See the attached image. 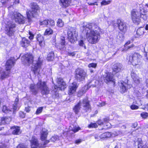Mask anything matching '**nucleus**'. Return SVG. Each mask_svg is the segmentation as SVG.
Returning a JSON list of instances; mask_svg holds the SVG:
<instances>
[{
    "instance_id": "62",
    "label": "nucleus",
    "mask_w": 148,
    "mask_h": 148,
    "mask_svg": "<svg viewBox=\"0 0 148 148\" xmlns=\"http://www.w3.org/2000/svg\"><path fill=\"white\" fill-rule=\"evenodd\" d=\"M103 121L104 122H108L109 121V119L108 118H106L103 119Z\"/></svg>"
},
{
    "instance_id": "18",
    "label": "nucleus",
    "mask_w": 148,
    "mask_h": 148,
    "mask_svg": "<svg viewBox=\"0 0 148 148\" xmlns=\"http://www.w3.org/2000/svg\"><path fill=\"white\" fill-rule=\"evenodd\" d=\"M78 86L76 82H74L70 84L69 88V94L71 95L76 91Z\"/></svg>"
},
{
    "instance_id": "27",
    "label": "nucleus",
    "mask_w": 148,
    "mask_h": 148,
    "mask_svg": "<svg viewBox=\"0 0 148 148\" xmlns=\"http://www.w3.org/2000/svg\"><path fill=\"white\" fill-rule=\"evenodd\" d=\"M65 43V38L64 37H61L60 41V43L58 46L57 48L60 50L63 49L64 47Z\"/></svg>"
},
{
    "instance_id": "12",
    "label": "nucleus",
    "mask_w": 148,
    "mask_h": 148,
    "mask_svg": "<svg viewBox=\"0 0 148 148\" xmlns=\"http://www.w3.org/2000/svg\"><path fill=\"white\" fill-rule=\"evenodd\" d=\"M38 88L41 90V94L43 95H47L49 93L50 90L47 87L45 82L39 81L37 84Z\"/></svg>"
},
{
    "instance_id": "41",
    "label": "nucleus",
    "mask_w": 148,
    "mask_h": 148,
    "mask_svg": "<svg viewBox=\"0 0 148 148\" xmlns=\"http://www.w3.org/2000/svg\"><path fill=\"white\" fill-rule=\"evenodd\" d=\"M110 3V1H106V0H103L101 2V5H106L109 4Z\"/></svg>"
},
{
    "instance_id": "56",
    "label": "nucleus",
    "mask_w": 148,
    "mask_h": 148,
    "mask_svg": "<svg viewBox=\"0 0 148 148\" xmlns=\"http://www.w3.org/2000/svg\"><path fill=\"white\" fill-rule=\"evenodd\" d=\"M9 0H1V2L3 4H5L7 3Z\"/></svg>"
},
{
    "instance_id": "52",
    "label": "nucleus",
    "mask_w": 148,
    "mask_h": 148,
    "mask_svg": "<svg viewBox=\"0 0 148 148\" xmlns=\"http://www.w3.org/2000/svg\"><path fill=\"white\" fill-rule=\"evenodd\" d=\"M94 137L95 139L97 140H99L101 139L100 137V135L99 136L97 134H95V135Z\"/></svg>"
},
{
    "instance_id": "26",
    "label": "nucleus",
    "mask_w": 148,
    "mask_h": 148,
    "mask_svg": "<svg viewBox=\"0 0 148 148\" xmlns=\"http://www.w3.org/2000/svg\"><path fill=\"white\" fill-rule=\"evenodd\" d=\"M48 134L47 130L43 129L41 132V139L42 140H45L47 137Z\"/></svg>"
},
{
    "instance_id": "28",
    "label": "nucleus",
    "mask_w": 148,
    "mask_h": 148,
    "mask_svg": "<svg viewBox=\"0 0 148 148\" xmlns=\"http://www.w3.org/2000/svg\"><path fill=\"white\" fill-rule=\"evenodd\" d=\"M141 138H138L136 143L138 145V148H148V147L146 145H143Z\"/></svg>"
},
{
    "instance_id": "19",
    "label": "nucleus",
    "mask_w": 148,
    "mask_h": 148,
    "mask_svg": "<svg viewBox=\"0 0 148 148\" xmlns=\"http://www.w3.org/2000/svg\"><path fill=\"white\" fill-rule=\"evenodd\" d=\"M123 66L120 63H116L114 64L112 67L113 72L115 74L120 72L123 69Z\"/></svg>"
},
{
    "instance_id": "39",
    "label": "nucleus",
    "mask_w": 148,
    "mask_h": 148,
    "mask_svg": "<svg viewBox=\"0 0 148 148\" xmlns=\"http://www.w3.org/2000/svg\"><path fill=\"white\" fill-rule=\"evenodd\" d=\"M97 127V125L96 123H91L88 126V127L89 128H96Z\"/></svg>"
},
{
    "instance_id": "3",
    "label": "nucleus",
    "mask_w": 148,
    "mask_h": 148,
    "mask_svg": "<svg viewBox=\"0 0 148 148\" xmlns=\"http://www.w3.org/2000/svg\"><path fill=\"white\" fill-rule=\"evenodd\" d=\"M145 13V10L143 9L138 10H133L131 12V17L133 22L136 25L139 24L141 22L140 17L146 21L147 16Z\"/></svg>"
},
{
    "instance_id": "44",
    "label": "nucleus",
    "mask_w": 148,
    "mask_h": 148,
    "mask_svg": "<svg viewBox=\"0 0 148 148\" xmlns=\"http://www.w3.org/2000/svg\"><path fill=\"white\" fill-rule=\"evenodd\" d=\"M79 44L80 46L84 47L85 49H86V47L84 45V42L82 40H80V41H79Z\"/></svg>"
},
{
    "instance_id": "17",
    "label": "nucleus",
    "mask_w": 148,
    "mask_h": 148,
    "mask_svg": "<svg viewBox=\"0 0 148 148\" xmlns=\"http://www.w3.org/2000/svg\"><path fill=\"white\" fill-rule=\"evenodd\" d=\"M40 24L41 25H49L53 26L55 25L54 21L51 19H46L45 20L40 21Z\"/></svg>"
},
{
    "instance_id": "49",
    "label": "nucleus",
    "mask_w": 148,
    "mask_h": 148,
    "mask_svg": "<svg viewBox=\"0 0 148 148\" xmlns=\"http://www.w3.org/2000/svg\"><path fill=\"white\" fill-rule=\"evenodd\" d=\"M19 116L21 117L24 118L25 116V114L22 111H20L19 113Z\"/></svg>"
},
{
    "instance_id": "24",
    "label": "nucleus",
    "mask_w": 148,
    "mask_h": 148,
    "mask_svg": "<svg viewBox=\"0 0 148 148\" xmlns=\"http://www.w3.org/2000/svg\"><path fill=\"white\" fill-rule=\"evenodd\" d=\"M30 89L31 91L34 95H36L38 92V90L39 88H38L37 84L34 85L33 84H31L30 86Z\"/></svg>"
},
{
    "instance_id": "15",
    "label": "nucleus",
    "mask_w": 148,
    "mask_h": 148,
    "mask_svg": "<svg viewBox=\"0 0 148 148\" xmlns=\"http://www.w3.org/2000/svg\"><path fill=\"white\" fill-rule=\"evenodd\" d=\"M57 84L55 86V88H59L61 90H63L66 88L65 83L61 78H59L57 79Z\"/></svg>"
},
{
    "instance_id": "36",
    "label": "nucleus",
    "mask_w": 148,
    "mask_h": 148,
    "mask_svg": "<svg viewBox=\"0 0 148 148\" xmlns=\"http://www.w3.org/2000/svg\"><path fill=\"white\" fill-rule=\"evenodd\" d=\"M1 109L2 111L5 113H8L10 111H11V110L5 105H3L2 106Z\"/></svg>"
},
{
    "instance_id": "16",
    "label": "nucleus",
    "mask_w": 148,
    "mask_h": 148,
    "mask_svg": "<svg viewBox=\"0 0 148 148\" xmlns=\"http://www.w3.org/2000/svg\"><path fill=\"white\" fill-rule=\"evenodd\" d=\"M121 89L120 91L121 93H123L127 91V90L132 87V85L128 84L126 82L122 81L120 85Z\"/></svg>"
},
{
    "instance_id": "54",
    "label": "nucleus",
    "mask_w": 148,
    "mask_h": 148,
    "mask_svg": "<svg viewBox=\"0 0 148 148\" xmlns=\"http://www.w3.org/2000/svg\"><path fill=\"white\" fill-rule=\"evenodd\" d=\"M82 140L81 139H79L75 140V143L77 144H78L82 142Z\"/></svg>"
},
{
    "instance_id": "59",
    "label": "nucleus",
    "mask_w": 148,
    "mask_h": 148,
    "mask_svg": "<svg viewBox=\"0 0 148 148\" xmlns=\"http://www.w3.org/2000/svg\"><path fill=\"white\" fill-rule=\"evenodd\" d=\"M25 111L27 112H29L30 110V107H26L25 109Z\"/></svg>"
},
{
    "instance_id": "57",
    "label": "nucleus",
    "mask_w": 148,
    "mask_h": 148,
    "mask_svg": "<svg viewBox=\"0 0 148 148\" xmlns=\"http://www.w3.org/2000/svg\"><path fill=\"white\" fill-rule=\"evenodd\" d=\"M29 34L30 35V36L29 37V39L31 40H32V39H33V38H34L33 35L32 34L31 32H29Z\"/></svg>"
},
{
    "instance_id": "7",
    "label": "nucleus",
    "mask_w": 148,
    "mask_h": 148,
    "mask_svg": "<svg viewBox=\"0 0 148 148\" xmlns=\"http://www.w3.org/2000/svg\"><path fill=\"white\" fill-rule=\"evenodd\" d=\"M68 38L69 41L71 43H74L77 40V32L74 27H69L67 32Z\"/></svg>"
},
{
    "instance_id": "8",
    "label": "nucleus",
    "mask_w": 148,
    "mask_h": 148,
    "mask_svg": "<svg viewBox=\"0 0 148 148\" xmlns=\"http://www.w3.org/2000/svg\"><path fill=\"white\" fill-rule=\"evenodd\" d=\"M31 10L27 13L28 19L30 20L32 17H34L38 13L39 7L36 3L33 2L31 3Z\"/></svg>"
},
{
    "instance_id": "31",
    "label": "nucleus",
    "mask_w": 148,
    "mask_h": 148,
    "mask_svg": "<svg viewBox=\"0 0 148 148\" xmlns=\"http://www.w3.org/2000/svg\"><path fill=\"white\" fill-rule=\"evenodd\" d=\"M11 120V118L10 117H2L1 118V123L3 124H4L5 123L8 124Z\"/></svg>"
},
{
    "instance_id": "30",
    "label": "nucleus",
    "mask_w": 148,
    "mask_h": 148,
    "mask_svg": "<svg viewBox=\"0 0 148 148\" xmlns=\"http://www.w3.org/2000/svg\"><path fill=\"white\" fill-rule=\"evenodd\" d=\"M145 29L143 27H140L138 28L136 34L138 36L137 37L142 36L144 34Z\"/></svg>"
},
{
    "instance_id": "22",
    "label": "nucleus",
    "mask_w": 148,
    "mask_h": 148,
    "mask_svg": "<svg viewBox=\"0 0 148 148\" xmlns=\"http://www.w3.org/2000/svg\"><path fill=\"white\" fill-rule=\"evenodd\" d=\"M12 130V134L14 135H18L21 134V131L19 127L17 126H14L11 128Z\"/></svg>"
},
{
    "instance_id": "4",
    "label": "nucleus",
    "mask_w": 148,
    "mask_h": 148,
    "mask_svg": "<svg viewBox=\"0 0 148 148\" xmlns=\"http://www.w3.org/2000/svg\"><path fill=\"white\" fill-rule=\"evenodd\" d=\"M82 106H83V109L86 112H87L90 109L89 102L87 98L84 99L82 102L80 101L75 106L73 109L75 114H77L79 112Z\"/></svg>"
},
{
    "instance_id": "35",
    "label": "nucleus",
    "mask_w": 148,
    "mask_h": 148,
    "mask_svg": "<svg viewBox=\"0 0 148 148\" xmlns=\"http://www.w3.org/2000/svg\"><path fill=\"white\" fill-rule=\"evenodd\" d=\"M111 136V134L110 133L107 132L101 134L100 135V137L101 139H103L110 137Z\"/></svg>"
},
{
    "instance_id": "63",
    "label": "nucleus",
    "mask_w": 148,
    "mask_h": 148,
    "mask_svg": "<svg viewBox=\"0 0 148 148\" xmlns=\"http://www.w3.org/2000/svg\"><path fill=\"white\" fill-rule=\"evenodd\" d=\"M83 92L81 91H79L78 94V96L80 97L81 95V94H82Z\"/></svg>"
},
{
    "instance_id": "9",
    "label": "nucleus",
    "mask_w": 148,
    "mask_h": 148,
    "mask_svg": "<svg viewBox=\"0 0 148 148\" xmlns=\"http://www.w3.org/2000/svg\"><path fill=\"white\" fill-rule=\"evenodd\" d=\"M9 16L16 22L19 24H23L25 23L24 18L20 13L11 12L10 13Z\"/></svg>"
},
{
    "instance_id": "43",
    "label": "nucleus",
    "mask_w": 148,
    "mask_h": 148,
    "mask_svg": "<svg viewBox=\"0 0 148 148\" xmlns=\"http://www.w3.org/2000/svg\"><path fill=\"white\" fill-rule=\"evenodd\" d=\"M43 109V107H40L37 110L36 114H38L40 113L42 111Z\"/></svg>"
},
{
    "instance_id": "46",
    "label": "nucleus",
    "mask_w": 148,
    "mask_h": 148,
    "mask_svg": "<svg viewBox=\"0 0 148 148\" xmlns=\"http://www.w3.org/2000/svg\"><path fill=\"white\" fill-rule=\"evenodd\" d=\"M71 129L70 128V129L71 130L73 131L74 132H77L79 130V128H77L76 126L75 127H73V128H72L71 127Z\"/></svg>"
},
{
    "instance_id": "20",
    "label": "nucleus",
    "mask_w": 148,
    "mask_h": 148,
    "mask_svg": "<svg viewBox=\"0 0 148 148\" xmlns=\"http://www.w3.org/2000/svg\"><path fill=\"white\" fill-rule=\"evenodd\" d=\"M104 81L106 83L109 82H112L114 83V79L113 77V75L111 73L108 72L104 76Z\"/></svg>"
},
{
    "instance_id": "58",
    "label": "nucleus",
    "mask_w": 148,
    "mask_h": 148,
    "mask_svg": "<svg viewBox=\"0 0 148 148\" xmlns=\"http://www.w3.org/2000/svg\"><path fill=\"white\" fill-rule=\"evenodd\" d=\"M97 123L99 125H102L103 124V122L101 120H99L97 122Z\"/></svg>"
},
{
    "instance_id": "50",
    "label": "nucleus",
    "mask_w": 148,
    "mask_h": 148,
    "mask_svg": "<svg viewBox=\"0 0 148 148\" xmlns=\"http://www.w3.org/2000/svg\"><path fill=\"white\" fill-rule=\"evenodd\" d=\"M96 66V64L94 63H92L89 64L88 65V67L89 68L90 67H93V68H95Z\"/></svg>"
},
{
    "instance_id": "2",
    "label": "nucleus",
    "mask_w": 148,
    "mask_h": 148,
    "mask_svg": "<svg viewBox=\"0 0 148 148\" xmlns=\"http://www.w3.org/2000/svg\"><path fill=\"white\" fill-rule=\"evenodd\" d=\"M33 56L30 54H26L22 57L21 60L24 64L28 66L33 62L32 70L35 74L38 72V69H40L42 64V62L38 60L37 61H33Z\"/></svg>"
},
{
    "instance_id": "60",
    "label": "nucleus",
    "mask_w": 148,
    "mask_h": 148,
    "mask_svg": "<svg viewBox=\"0 0 148 148\" xmlns=\"http://www.w3.org/2000/svg\"><path fill=\"white\" fill-rule=\"evenodd\" d=\"M137 123L136 122H135L133 124L132 126L133 127L135 128H136V127L137 126Z\"/></svg>"
},
{
    "instance_id": "11",
    "label": "nucleus",
    "mask_w": 148,
    "mask_h": 148,
    "mask_svg": "<svg viewBox=\"0 0 148 148\" xmlns=\"http://www.w3.org/2000/svg\"><path fill=\"white\" fill-rule=\"evenodd\" d=\"M5 24L6 26L5 28L6 33L9 36L13 35L14 31L13 28L16 27L15 24L13 22L9 21L7 22Z\"/></svg>"
},
{
    "instance_id": "55",
    "label": "nucleus",
    "mask_w": 148,
    "mask_h": 148,
    "mask_svg": "<svg viewBox=\"0 0 148 148\" xmlns=\"http://www.w3.org/2000/svg\"><path fill=\"white\" fill-rule=\"evenodd\" d=\"M88 4L89 5H98V3L97 2H95L94 3H92V2H88Z\"/></svg>"
},
{
    "instance_id": "45",
    "label": "nucleus",
    "mask_w": 148,
    "mask_h": 148,
    "mask_svg": "<svg viewBox=\"0 0 148 148\" xmlns=\"http://www.w3.org/2000/svg\"><path fill=\"white\" fill-rule=\"evenodd\" d=\"M58 138L57 136H53L51 138L50 140L53 142H54Z\"/></svg>"
},
{
    "instance_id": "37",
    "label": "nucleus",
    "mask_w": 148,
    "mask_h": 148,
    "mask_svg": "<svg viewBox=\"0 0 148 148\" xmlns=\"http://www.w3.org/2000/svg\"><path fill=\"white\" fill-rule=\"evenodd\" d=\"M53 31L50 28H48L47 29L44 33L45 35H49L52 34Z\"/></svg>"
},
{
    "instance_id": "33",
    "label": "nucleus",
    "mask_w": 148,
    "mask_h": 148,
    "mask_svg": "<svg viewBox=\"0 0 148 148\" xmlns=\"http://www.w3.org/2000/svg\"><path fill=\"white\" fill-rule=\"evenodd\" d=\"M18 98H16L15 100L14 103L13 105L12 109L13 110V113H14L15 111L18 108Z\"/></svg>"
},
{
    "instance_id": "32",
    "label": "nucleus",
    "mask_w": 148,
    "mask_h": 148,
    "mask_svg": "<svg viewBox=\"0 0 148 148\" xmlns=\"http://www.w3.org/2000/svg\"><path fill=\"white\" fill-rule=\"evenodd\" d=\"M98 83V81L95 80H93L90 81L87 85L88 88H90L91 86L92 87H95L96 86V84Z\"/></svg>"
},
{
    "instance_id": "25",
    "label": "nucleus",
    "mask_w": 148,
    "mask_h": 148,
    "mask_svg": "<svg viewBox=\"0 0 148 148\" xmlns=\"http://www.w3.org/2000/svg\"><path fill=\"white\" fill-rule=\"evenodd\" d=\"M60 5L63 7L66 8L70 5L71 0H60Z\"/></svg>"
},
{
    "instance_id": "14",
    "label": "nucleus",
    "mask_w": 148,
    "mask_h": 148,
    "mask_svg": "<svg viewBox=\"0 0 148 148\" xmlns=\"http://www.w3.org/2000/svg\"><path fill=\"white\" fill-rule=\"evenodd\" d=\"M118 27L119 30L123 33H125L127 31V26L125 23L123 21L119 19L117 22Z\"/></svg>"
},
{
    "instance_id": "34",
    "label": "nucleus",
    "mask_w": 148,
    "mask_h": 148,
    "mask_svg": "<svg viewBox=\"0 0 148 148\" xmlns=\"http://www.w3.org/2000/svg\"><path fill=\"white\" fill-rule=\"evenodd\" d=\"M54 58V53L51 51L48 54L47 57V59L49 61L53 60Z\"/></svg>"
},
{
    "instance_id": "13",
    "label": "nucleus",
    "mask_w": 148,
    "mask_h": 148,
    "mask_svg": "<svg viewBox=\"0 0 148 148\" xmlns=\"http://www.w3.org/2000/svg\"><path fill=\"white\" fill-rule=\"evenodd\" d=\"M32 148H42L45 147V145L48 143L49 141L46 140L43 145H40L38 144L37 140L34 137H32L30 140Z\"/></svg>"
},
{
    "instance_id": "51",
    "label": "nucleus",
    "mask_w": 148,
    "mask_h": 148,
    "mask_svg": "<svg viewBox=\"0 0 148 148\" xmlns=\"http://www.w3.org/2000/svg\"><path fill=\"white\" fill-rule=\"evenodd\" d=\"M130 108L132 110H136L138 108V106L134 105H132L131 106Z\"/></svg>"
},
{
    "instance_id": "47",
    "label": "nucleus",
    "mask_w": 148,
    "mask_h": 148,
    "mask_svg": "<svg viewBox=\"0 0 148 148\" xmlns=\"http://www.w3.org/2000/svg\"><path fill=\"white\" fill-rule=\"evenodd\" d=\"M144 51L146 53H148V44L145 45V47L144 48Z\"/></svg>"
},
{
    "instance_id": "53",
    "label": "nucleus",
    "mask_w": 148,
    "mask_h": 148,
    "mask_svg": "<svg viewBox=\"0 0 148 148\" xmlns=\"http://www.w3.org/2000/svg\"><path fill=\"white\" fill-rule=\"evenodd\" d=\"M0 148H7V147L4 144L0 143Z\"/></svg>"
},
{
    "instance_id": "5",
    "label": "nucleus",
    "mask_w": 148,
    "mask_h": 148,
    "mask_svg": "<svg viewBox=\"0 0 148 148\" xmlns=\"http://www.w3.org/2000/svg\"><path fill=\"white\" fill-rule=\"evenodd\" d=\"M128 61L130 62L134 66L140 65L142 62V57L138 53H134L132 56H129L127 58Z\"/></svg>"
},
{
    "instance_id": "21",
    "label": "nucleus",
    "mask_w": 148,
    "mask_h": 148,
    "mask_svg": "<svg viewBox=\"0 0 148 148\" xmlns=\"http://www.w3.org/2000/svg\"><path fill=\"white\" fill-rule=\"evenodd\" d=\"M131 75L132 78L135 83L138 84L140 83V80L139 77L134 71L131 72Z\"/></svg>"
},
{
    "instance_id": "29",
    "label": "nucleus",
    "mask_w": 148,
    "mask_h": 148,
    "mask_svg": "<svg viewBox=\"0 0 148 148\" xmlns=\"http://www.w3.org/2000/svg\"><path fill=\"white\" fill-rule=\"evenodd\" d=\"M36 38L37 40L39 42L40 45L41 46H43L44 44L43 37L40 34H38L36 36Z\"/></svg>"
},
{
    "instance_id": "23",
    "label": "nucleus",
    "mask_w": 148,
    "mask_h": 148,
    "mask_svg": "<svg viewBox=\"0 0 148 148\" xmlns=\"http://www.w3.org/2000/svg\"><path fill=\"white\" fill-rule=\"evenodd\" d=\"M30 45L29 40L25 38H22L21 41V45L22 47H26Z\"/></svg>"
},
{
    "instance_id": "10",
    "label": "nucleus",
    "mask_w": 148,
    "mask_h": 148,
    "mask_svg": "<svg viewBox=\"0 0 148 148\" xmlns=\"http://www.w3.org/2000/svg\"><path fill=\"white\" fill-rule=\"evenodd\" d=\"M86 76V73L81 69H77L75 71V77L78 81L80 82L84 80Z\"/></svg>"
},
{
    "instance_id": "40",
    "label": "nucleus",
    "mask_w": 148,
    "mask_h": 148,
    "mask_svg": "<svg viewBox=\"0 0 148 148\" xmlns=\"http://www.w3.org/2000/svg\"><path fill=\"white\" fill-rule=\"evenodd\" d=\"M117 39H119L120 41H123L124 40V36L123 34L121 33H120L117 36Z\"/></svg>"
},
{
    "instance_id": "1",
    "label": "nucleus",
    "mask_w": 148,
    "mask_h": 148,
    "mask_svg": "<svg viewBox=\"0 0 148 148\" xmlns=\"http://www.w3.org/2000/svg\"><path fill=\"white\" fill-rule=\"evenodd\" d=\"M83 31H87L86 34L88 42L92 44H94L98 42L100 38V29L97 25L92 23H88L84 25Z\"/></svg>"
},
{
    "instance_id": "64",
    "label": "nucleus",
    "mask_w": 148,
    "mask_h": 148,
    "mask_svg": "<svg viewBox=\"0 0 148 148\" xmlns=\"http://www.w3.org/2000/svg\"><path fill=\"white\" fill-rule=\"evenodd\" d=\"M145 83L146 84V86L147 88H148V79H147L145 81Z\"/></svg>"
},
{
    "instance_id": "38",
    "label": "nucleus",
    "mask_w": 148,
    "mask_h": 148,
    "mask_svg": "<svg viewBox=\"0 0 148 148\" xmlns=\"http://www.w3.org/2000/svg\"><path fill=\"white\" fill-rule=\"evenodd\" d=\"M57 25L60 27H62L64 25V23L61 19H58L57 22Z\"/></svg>"
},
{
    "instance_id": "6",
    "label": "nucleus",
    "mask_w": 148,
    "mask_h": 148,
    "mask_svg": "<svg viewBox=\"0 0 148 148\" xmlns=\"http://www.w3.org/2000/svg\"><path fill=\"white\" fill-rule=\"evenodd\" d=\"M15 63L14 59L13 58H10L7 61L5 65L6 70L1 73V78L2 79H3L8 76L9 71L14 65Z\"/></svg>"
},
{
    "instance_id": "42",
    "label": "nucleus",
    "mask_w": 148,
    "mask_h": 148,
    "mask_svg": "<svg viewBox=\"0 0 148 148\" xmlns=\"http://www.w3.org/2000/svg\"><path fill=\"white\" fill-rule=\"evenodd\" d=\"M140 115L143 118L145 119L148 117V113L144 112L141 114Z\"/></svg>"
},
{
    "instance_id": "48",
    "label": "nucleus",
    "mask_w": 148,
    "mask_h": 148,
    "mask_svg": "<svg viewBox=\"0 0 148 148\" xmlns=\"http://www.w3.org/2000/svg\"><path fill=\"white\" fill-rule=\"evenodd\" d=\"M17 148H27V147L24 144H21L18 145Z\"/></svg>"
},
{
    "instance_id": "61",
    "label": "nucleus",
    "mask_w": 148,
    "mask_h": 148,
    "mask_svg": "<svg viewBox=\"0 0 148 148\" xmlns=\"http://www.w3.org/2000/svg\"><path fill=\"white\" fill-rule=\"evenodd\" d=\"M68 54V55L69 56H73L75 55V53L74 52H73L72 53H69Z\"/></svg>"
}]
</instances>
